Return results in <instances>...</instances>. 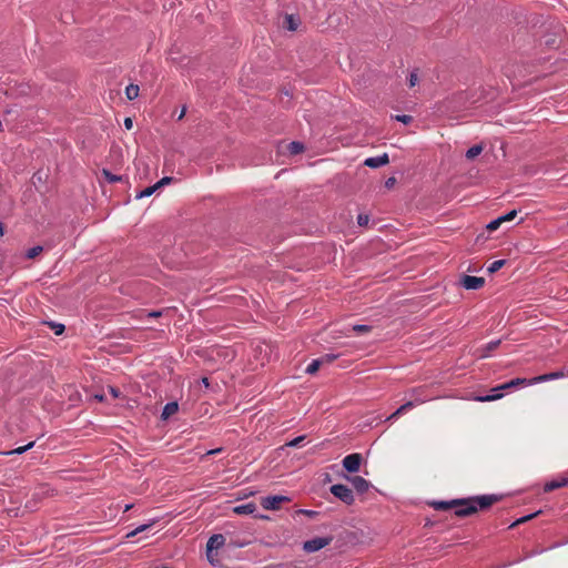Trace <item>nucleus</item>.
Instances as JSON below:
<instances>
[{
	"label": "nucleus",
	"instance_id": "1",
	"mask_svg": "<svg viewBox=\"0 0 568 568\" xmlns=\"http://www.w3.org/2000/svg\"><path fill=\"white\" fill-rule=\"evenodd\" d=\"M497 500L498 498L495 495H483L466 499H454L453 509L456 516L466 517L476 513L478 509L488 508Z\"/></svg>",
	"mask_w": 568,
	"mask_h": 568
},
{
	"label": "nucleus",
	"instance_id": "2",
	"mask_svg": "<svg viewBox=\"0 0 568 568\" xmlns=\"http://www.w3.org/2000/svg\"><path fill=\"white\" fill-rule=\"evenodd\" d=\"M331 493L345 503L346 505H352L355 501L354 494L349 487L343 484H335L329 488Z\"/></svg>",
	"mask_w": 568,
	"mask_h": 568
},
{
	"label": "nucleus",
	"instance_id": "3",
	"mask_svg": "<svg viewBox=\"0 0 568 568\" xmlns=\"http://www.w3.org/2000/svg\"><path fill=\"white\" fill-rule=\"evenodd\" d=\"M290 500L291 498L284 495H270L261 499V505L264 509L277 510L283 503H288Z\"/></svg>",
	"mask_w": 568,
	"mask_h": 568
},
{
	"label": "nucleus",
	"instance_id": "4",
	"mask_svg": "<svg viewBox=\"0 0 568 568\" xmlns=\"http://www.w3.org/2000/svg\"><path fill=\"white\" fill-rule=\"evenodd\" d=\"M331 542V538L326 537H316L313 539H310L303 544V549L306 552H315L324 547H326Z\"/></svg>",
	"mask_w": 568,
	"mask_h": 568
},
{
	"label": "nucleus",
	"instance_id": "5",
	"mask_svg": "<svg viewBox=\"0 0 568 568\" xmlns=\"http://www.w3.org/2000/svg\"><path fill=\"white\" fill-rule=\"evenodd\" d=\"M342 463H343V467L348 473H356V471H358V469L361 467L362 455L357 454V453L349 454V455L344 457Z\"/></svg>",
	"mask_w": 568,
	"mask_h": 568
},
{
	"label": "nucleus",
	"instance_id": "6",
	"mask_svg": "<svg viewBox=\"0 0 568 568\" xmlns=\"http://www.w3.org/2000/svg\"><path fill=\"white\" fill-rule=\"evenodd\" d=\"M564 377H568V371L565 372V371L560 369V371H556V372H551V373H547V374H542V375L532 377V378H530V382L539 384V383L555 381V379H559V378H564Z\"/></svg>",
	"mask_w": 568,
	"mask_h": 568
},
{
	"label": "nucleus",
	"instance_id": "7",
	"mask_svg": "<svg viewBox=\"0 0 568 568\" xmlns=\"http://www.w3.org/2000/svg\"><path fill=\"white\" fill-rule=\"evenodd\" d=\"M485 284L484 277L473 276V275H465L462 278V285L466 290H479Z\"/></svg>",
	"mask_w": 568,
	"mask_h": 568
},
{
	"label": "nucleus",
	"instance_id": "8",
	"mask_svg": "<svg viewBox=\"0 0 568 568\" xmlns=\"http://www.w3.org/2000/svg\"><path fill=\"white\" fill-rule=\"evenodd\" d=\"M346 478L351 481L354 489L359 494L366 493L371 487V483L362 476H347Z\"/></svg>",
	"mask_w": 568,
	"mask_h": 568
},
{
	"label": "nucleus",
	"instance_id": "9",
	"mask_svg": "<svg viewBox=\"0 0 568 568\" xmlns=\"http://www.w3.org/2000/svg\"><path fill=\"white\" fill-rule=\"evenodd\" d=\"M388 162H389L388 154L384 153V154L378 155V156L367 158L364 161V164L366 166H368V168L377 169V168H381V166L387 164Z\"/></svg>",
	"mask_w": 568,
	"mask_h": 568
},
{
	"label": "nucleus",
	"instance_id": "10",
	"mask_svg": "<svg viewBox=\"0 0 568 568\" xmlns=\"http://www.w3.org/2000/svg\"><path fill=\"white\" fill-rule=\"evenodd\" d=\"M500 342H501L500 339L490 341L485 346H483L481 348H478L476 351V356L478 358H486V357H488L490 355V353L493 351H495L500 345Z\"/></svg>",
	"mask_w": 568,
	"mask_h": 568
},
{
	"label": "nucleus",
	"instance_id": "11",
	"mask_svg": "<svg viewBox=\"0 0 568 568\" xmlns=\"http://www.w3.org/2000/svg\"><path fill=\"white\" fill-rule=\"evenodd\" d=\"M225 542V538L221 534L212 535L206 542V552H212L214 549L221 548Z\"/></svg>",
	"mask_w": 568,
	"mask_h": 568
},
{
	"label": "nucleus",
	"instance_id": "12",
	"mask_svg": "<svg viewBox=\"0 0 568 568\" xmlns=\"http://www.w3.org/2000/svg\"><path fill=\"white\" fill-rule=\"evenodd\" d=\"M568 485V477H561L557 479H552L548 483H546L544 489L545 491H551L561 487H565Z\"/></svg>",
	"mask_w": 568,
	"mask_h": 568
},
{
	"label": "nucleus",
	"instance_id": "13",
	"mask_svg": "<svg viewBox=\"0 0 568 568\" xmlns=\"http://www.w3.org/2000/svg\"><path fill=\"white\" fill-rule=\"evenodd\" d=\"M504 389L505 388H500V386H497V387L491 389V394L485 395V396H477L476 400H478V402H491V400L500 399L504 396L503 393H501V390H504Z\"/></svg>",
	"mask_w": 568,
	"mask_h": 568
},
{
	"label": "nucleus",
	"instance_id": "14",
	"mask_svg": "<svg viewBox=\"0 0 568 568\" xmlns=\"http://www.w3.org/2000/svg\"><path fill=\"white\" fill-rule=\"evenodd\" d=\"M255 510H256V505L254 503L239 505L233 508V511L237 515H251Z\"/></svg>",
	"mask_w": 568,
	"mask_h": 568
},
{
	"label": "nucleus",
	"instance_id": "15",
	"mask_svg": "<svg viewBox=\"0 0 568 568\" xmlns=\"http://www.w3.org/2000/svg\"><path fill=\"white\" fill-rule=\"evenodd\" d=\"M178 409H179V405L176 402H170V403L165 404V406L163 407V410H162V418L168 419L169 417L174 415L178 412Z\"/></svg>",
	"mask_w": 568,
	"mask_h": 568
},
{
	"label": "nucleus",
	"instance_id": "16",
	"mask_svg": "<svg viewBox=\"0 0 568 568\" xmlns=\"http://www.w3.org/2000/svg\"><path fill=\"white\" fill-rule=\"evenodd\" d=\"M535 384L536 383H531L530 379L515 378V379H511L508 383H505V384L500 385V388L508 389V388H511V387H515V386H518V385H535Z\"/></svg>",
	"mask_w": 568,
	"mask_h": 568
},
{
	"label": "nucleus",
	"instance_id": "17",
	"mask_svg": "<svg viewBox=\"0 0 568 568\" xmlns=\"http://www.w3.org/2000/svg\"><path fill=\"white\" fill-rule=\"evenodd\" d=\"M34 444H36L34 442H30V443H28L24 446L17 447V448H14L12 450L2 452L1 454L2 455H7V456H10V455H21V454L26 453L27 450L31 449L34 446Z\"/></svg>",
	"mask_w": 568,
	"mask_h": 568
},
{
	"label": "nucleus",
	"instance_id": "18",
	"mask_svg": "<svg viewBox=\"0 0 568 568\" xmlns=\"http://www.w3.org/2000/svg\"><path fill=\"white\" fill-rule=\"evenodd\" d=\"M153 524H154V521L149 523V524L140 525L136 528H134L133 530L129 531L125 537L126 538H132V537L136 536L138 534L143 532L146 529H149L150 527H152Z\"/></svg>",
	"mask_w": 568,
	"mask_h": 568
},
{
	"label": "nucleus",
	"instance_id": "19",
	"mask_svg": "<svg viewBox=\"0 0 568 568\" xmlns=\"http://www.w3.org/2000/svg\"><path fill=\"white\" fill-rule=\"evenodd\" d=\"M139 87L135 84H130L125 88V95L129 100H134L139 97Z\"/></svg>",
	"mask_w": 568,
	"mask_h": 568
},
{
	"label": "nucleus",
	"instance_id": "20",
	"mask_svg": "<svg viewBox=\"0 0 568 568\" xmlns=\"http://www.w3.org/2000/svg\"><path fill=\"white\" fill-rule=\"evenodd\" d=\"M322 363H323V358L313 359V361L307 365V367H306L305 372H306L307 374H311V375H312V374H315V373L318 371V368H320V366H321V364H322Z\"/></svg>",
	"mask_w": 568,
	"mask_h": 568
},
{
	"label": "nucleus",
	"instance_id": "21",
	"mask_svg": "<svg viewBox=\"0 0 568 568\" xmlns=\"http://www.w3.org/2000/svg\"><path fill=\"white\" fill-rule=\"evenodd\" d=\"M481 151H483V146H481V145H479V144H476V145H474V146H471V148H469V149L467 150V152H466V158H467L468 160H473V159H475L476 156H478V155L481 153Z\"/></svg>",
	"mask_w": 568,
	"mask_h": 568
},
{
	"label": "nucleus",
	"instance_id": "22",
	"mask_svg": "<svg viewBox=\"0 0 568 568\" xmlns=\"http://www.w3.org/2000/svg\"><path fill=\"white\" fill-rule=\"evenodd\" d=\"M287 150L291 154H298L304 151V145L301 142L293 141L288 144Z\"/></svg>",
	"mask_w": 568,
	"mask_h": 568
},
{
	"label": "nucleus",
	"instance_id": "23",
	"mask_svg": "<svg viewBox=\"0 0 568 568\" xmlns=\"http://www.w3.org/2000/svg\"><path fill=\"white\" fill-rule=\"evenodd\" d=\"M454 500L450 501H433L432 506L437 510L453 509Z\"/></svg>",
	"mask_w": 568,
	"mask_h": 568
},
{
	"label": "nucleus",
	"instance_id": "24",
	"mask_svg": "<svg viewBox=\"0 0 568 568\" xmlns=\"http://www.w3.org/2000/svg\"><path fill=\"white\" fill-rule=\"evenodd\" d=\"M285 23H286V28L290 31H295L298 27V21L294 18V16H286Z\"/></svg>",
	"mask_w": 568,
	"mask_h": 568
},
{
	"label": "nucleus",
	"instance_id": "25",
	"mask_svg": "<svg viewBox=\"0 0 568 568\" xmlns=\"http://www.w3.org/2000/svg\"><path fill=\"white\" fill-rule=\"evenodd\" d=\"M43 251V247L41 245H37V246H33L31 248H29L27 252H26V257L27 258H34L37 257L41 252Z\"/></svg>",
	"mask_w": 568,
	"mask_h": 568
},
{
	"label": "nucleus",
	"instance_id": "26",
	"mask_svg": "<svg viewBox=\"0 0 568 568\" xmlns=\"http://www.w3.org/2000/svg\"><path fill=\"white\" fill-rule=\"evenodd\" d=\"M371 328H372L371 326L364 325V324H356V325L352 326V331L356 335H362V334L368 333L371 331Z\"/></svg>",
	"mask_w": 568,
	"mask_h": 568
},
{
	"label": "nucleus",
	"instance_id": "27",
	"mask_svg": "<svg viewBox=\"0 0 568 568\" xmlns=\"http://www.w3.org/2000/svg\"><path fill=\"white\" fill-rule=\"evenodd\" d=\"M102 175L104 176V179L110 182V183H115V182H119L121 181V176L119 175H115V174H112L109 170L106 169H103L102 170Z\"/></svg>",
	"mask_w": 568,
	"mask_h": 568
},
{
	"label": "nucleus",
	"instance_id": "28",
	"mask_svg": "<svg viewBox=\"0 0 568 568\" xmlns=\"http://www.w3.org/2000/svg\"><path fill=\"white\" fill-rule=\"evenodd\" d=\"M158 190L156 185H151V186H148L145 187L144 190H142L138 195L136 197L138 199H143V197H149L151 196L155 191Z\"/></svg>",
	"mask_w": 568,
	"mask_h": 568
},
{
	"label": "nucleus",
	"instance_id": "29",
	"mask_svg": "<svg viewBox=\"0 0 568 568\" xmlns=\"http://www.w3.org/2000/svg\"><path fill=\"white\" fill-rule=\"evenodd\" d=\"M506 261L505 260H497V261H494L489 266H488V272L489 273H495L497 272L498 270H500L504 265H505Z\"/></svg>",
	"mask_w": 568,
	"mask_h": 568
},
{
	"label": "nucleus",
	"instance_id": "30",
	"mask_svg": "<svg viewBox=\"0 0 568 568\" xmlns=\"http://www.w3.org/2000/svg\"><path fill=\"white\" fill-rule=\"evenodd\" d=\"M304 440H305V436L301 435V436L293 438L288 443H286V446L287 447H298Z\"/></svg>",
	"mask_w": 568,
	"mask_h": 568
},
{
	"label": "nucleus",
	"instance_id": "31",
	"mask_svg": "<svg viewBox=\"0 0 568 568\" xmlns=\"http://www.w3.org/2000/svg\"><path fill=\"white\" fill-rule=\"evenodd\" d=\"M501 224V219L497 217L493 221H490L488 224H487V230L493 232V231H496Z\"/></svg>",
	"mask_w": 568,
	"mask_h": 568
},
{
	"label": "nucleus",
	"instance_id": "32",
	"mask_svg": "<svg viewBox=\"0 0 568 568\" xmlns=\"http://www.w3.org/2000/svg\"><path fill=\"white\" fill-rule=\"evenodd\" d=\"M516 216H517V211L513 210V211L508 212L507 214L499 216V219H501V223H504V222L514 220Z\"/></svg>",
	"mask_w": 568,
	"mask_h": 568
},
{
	"label": "nucleus",
	"instance_id": "33",
	"mask_svg": "<svg viewBox=\"0 0 568 568\" xmlns=\"http://www.w3.org/2000/svg\"><path fill=\"white\" fill-rule=\"evenodd\" d=\"M357 223L359 226H367L369 223V215L367 214H358Z\"/></svg>",
	"mask_w": 568,
	"mask_h": 568
},
{
	"label": "nucleus",
	"instance_id": "34",
	"mask_svg": "<svg viewBox=\"0 0 568 568\" xmlns=\"http://www.w3.org/2000/svg\"><path fill=\"white\" fill-rule=\"evenodd\" d=\"M415 406L414 402H407L397 408V414H403Z\"/></svg>",
	"mask_w": 568,
	"mask_h": 568
},
{
	"label": "nucleus",
	"instance_id": "35",
	"mask_svg": "<svg viewBox=\"0 0 568 568\" xmlns=\"http://www.w3.org/2000/svg\"><path fill=\"white\" fill-rule=\"evenodd\" d=\"M51 327L53 328L54 331V334L55 335H60L64 332V325L63 324H60V323H50Z\"/></svg>",
	"mask_w": 568,
	"mask_h": 568
},
{
	"label": "nucleus",
	"instance_id": "36",
	"mask_svg": "<svg viewBox=\"0 0 568 568\" xmlns=\"http://www.w3.org/2000/svg\"><path fill=\"white\" fill-rule=\"evenodd\" d=\"M395 120L398 122H402L404 124H408L412 122L413 119L410 115L402 114V115H396Z\"/></svg>",
	"mask_w": 568,
	"mask_h": 568
},
{
	"label": "nucleus",
	"instance_id": "37",
	"mask_svg": "<svg viewBox=\"0 0 568 568\" xmlns=\"http://www.w3.org/2000/svg\"><path fill=\"white\" fill-rule=\"evenodd\" d=\"M408 81H409V87L413 88L416 85V83L418 82V75L415 71L410 72Z\"/></svg>",
	"mask_w": 568,
	"mask_h": 568
},
{
	"label": "nucleus",
	"instance_id": "38",
	"mask_svg": "<svg viewBox=\"0 0 568 568\" xmlns=\"http://www.w3.org/2000/svg\"><path fill=\"white\" fill-rule=\"evenodd\" d=\"M171 181H172V178H170V176H164V178H162L160 181H158V182L155 183V185H156V187H158V189H160L161 186L169 184Z\"/></svg>",
	"mask_w": 568,
	"mask_h": 568
},
{
	"label": "nucleus",
	"instance_id": "39",
	"mask_svg": "<svg viewBox=\"0 0 568 568\" xmlns=\"http://www.w3.org/2000/svg\"><path fill=\"white\" fill-rule=\"evenodd\" d=\"M124 126H125V129H126V130H131V129H132V126H133V121H132V119H131V118H125V119H124Z\"/></svg>",
	"mask_w": 568,
	"mask_h": 568
},
{
	"label": "nucleus",
	"instance_id": "40",
	"mask_svg": "<svg viewBox=\"0 0 568 568\" xmlns=\"http://www.w3.org/2000/svg\"><path fill=\"white\" fill-rule=\"evenodd\" d=\"M109 392H110V394H111L114 398L119 397V395H120L119 389H118V388H115V387H109Z\"/></svg>",
	"mask_w": 568,
	"mask_h": 568
},
{
	"label": "nucleus",
	"instance_id": "41",
	"mask_svg": "<svg viewBox=\"0 0 568 568\" xmlns=\"http://www.w3.org/2000/svg\"><path fill=\"white\" fill-rule=\"evenodd\" d=\"M302 514L308 516V517H314L317 513L314 511V510H308V509H302L300 510Z\"/></svg>",
	"mask_w": 568,
	"mask_h": 568
},
{
	"label": "nucleus",
	"instance_id": "42",
	"mask_svg": "<svg viewBox=\"0 0 568 568\" xmlns=\"http://www.w3.org/2000/svg\"><path fill=\"white\" fill-rule=\"evenodd\" d=\"M395 182H396L395 178H388L385 182V186L389 189L395 184Z\"/></svg>",
	"mask_w": 568,
	"mask_h": 568
},
{
	"label": "nucleus",
	"instance_id": "43",
	"mask_svg": "<svg viewBox=\"0 0 568 568\" xmlns=\"http://www.w3.org/2000/svg\"><path fill=\"white\" fill-rule=\"evenodd\" d=\"M220 452H222V448L211 449V450L206 452L205 456L215 455V454H219Z\"/></svg>",
	"mask_w": 568,
	"mask_h": 568
},
{
	"label": "nucleus",
	"instance_id": "44",
	"mask_svg": "<svg viewBox=\"0 0 568 568\" xmlns=\"http://www.w3.org/2000/svg\"><path fill=\"white\" fill-rule=\"evenodd\" d=\"M540 511H537V513H534V514H529L527 516H524V519L526 521L530 520L531 518L536 517Z\"/></svg>",
	"mask_w": 568,
	"mask_h": 568
},
{
	"label": "nucleus",
	"instance_id": "45",
	"mask_svg": "<svg viewBox=\"0 0 568 568\" xmlns=\"http://www.w3.org/2000/svg\"><path fill=\"white\" fill-rule=\"evenodd\" d=\"M160 315H161V312H156V311L150 312V313L148 314V316H150V317H158V316H160Z\"/></svg>",
	"mask_w": 568,
	"mask_h": 568
},
{
	"label": "nucleus",
	"instance_id": "46",
	"mask_svg": "<svg viewBox=\"0 0 568 568\" xmlns=\"http://www.w3.org/2000/svg\"><path fill=\"white\" fill-rule=\"evenodd\" d=\"M521 523H526L524 517H520L519 519H517L511 526H515V525H518V524H521Z\"/></svg>",
	"mask_w": 568,
	"mask_h": 568
},
{
	"label": "nucleus",
	"instance_id": "47",
	"mask_svg": "<svg viewBox=\"0 0 568 568\" xmlns=\"http://www.w3.org/2000/svg\"><path fill=\"white\" fill-rule=\"evenodd\" d=\"M400 414H397V409L387 418V419H394L398 417Z\"/></svg>",
	"mask_w": 568,
	"mask_h": 568
},
{
	"label": "nucleus",
	"instance_id": "48",
	"mask_svg": "<svg viewBox=\"0 0 568 568\" xmlns=\"http://www.w3.org/2000/svg\"><path fill=\"white\" fill-rule=\"evenodd\" d=\"M206 557H207V560H209L211 564H214V559H213V556L211 555V552H206Z\"/></svg>",
	"mask_w": 568,
	"mask_h": 568
},
{
	"label": "nucleus",
	"instance_id": "49",
	"mask_svg": "<svg viewBox=\"0 0 568 568\" xmlns=\"http://www.w3.org/2000/svg\"><path fill=\"white\" fill-rule=\"evenodd\" d=\"M4 234V226L3 224L0 222V236H3Z\"/></svg>",
	"mask_w": 568,
	"mask_h": 568
},
{
	"label": "nucleus",
	"instance_id": "50",
	"mask_svg": "<svg viewBox=\"0 0 568 568\" xmlns=\"http://www.w3.org/2000/svg\"><path fill=\"white\" fill-rule=\"evenodd\" d=\"M99 402H102L104 399L103 395H95L94 396Z\"/></svg>",
	"mask_w": 568,
	"mask_h": 568
},
{
	"label": "nucleus",
	"instance_id": "51",
	"mask_svg": "<svg viewBox=\"0 0 568 568\" xmlns=\"http://www.w3.org/2000/svg\"><path fill=\"white\" fill-rule=\"evenodd\" d=\"M326 358H327V361L329 362V361H333V359H335V358H336V355H332V356H329V355H326Z\"/></svg>",
	"mask_w": 568,
	"mask_h": 568
},
{
	"label": "nucleus",
	"instance_id": "52",
	"mask_svg": "<svg viewBox=\"0 0 568 568\" xmlns=\"http://www.w3.org/2000/svg\"><path fill=\"white\" fill-rule=\"evenodd\" d=\"M185 114V110H182V112H180V115H179V119H182Z\"/></svg>",
	"mask_w": 568,
	"mask_h": 568
},
{
	"label": "nucleus",
	"instance_id": "53",
	"mask_svg": "<svg viewBox=\"0 0 568 568\" xmlns=\"http://www.w3.org/2000/svg\"><path fill=\"white\" fill-rule=\"evenodd\" d=\"M203 384H205L206 386L209 385V379L205 377L202 379Z\"/></svg>",
	"mask_w": 568,
	"mask_h": 568
},
{
	"label": "nucleus",
	"instance_id": "54",
	"mask_svg": "<svg viewBox=\"0 0 568 568\" xmlns=\"http://www.w3.org/2000/svg\"><path fill=\"white\" fill-rule=\"evenodd\" d=\"M131 508H132V505H126V506H125V508H124V510H125V511H128V510H129V509H131Z\"/></svg>",
	"mask_w": 568,
	"mask_h": 568
}]
</instances>
